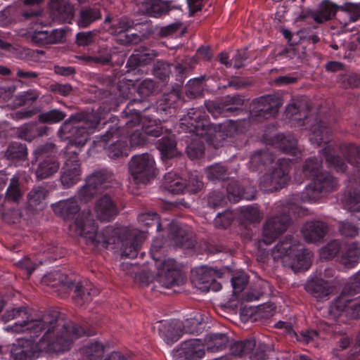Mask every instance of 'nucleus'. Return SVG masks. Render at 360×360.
Segmentation results:
<instances>
[{
    "label": "nucleus",
    "instance_id": "nucleus-33",
    "mask_svg": "<svg viewBox=\"0 0 360 360\" xmlns=\"http://www.w3.org/2000/svg\"><path fill=\"white\" fill-rule=\"evenodd\" d=\"M49 127L39 125L36 122H30L22 125L18 130V136L20 139L31 142L37 137L48 135Z\"/></svg>",
    "mask_w": 360,
    "mask_h": 360
},
{
    "label": "nucleus",
    "instance_id": "nucleus-53",
    "mask_svg": "<svg viewBox=\"0 0 360 360\" xmlns=\"http://www.w3.org/2000/svg\"><path fill=\"white\" fill-rule=\"evenodd\" d=\"M49 191L46 185L34 186L27 195V199L31 206L40 205L48 196Z\"/></svg>",
    "mask_w": 360,
    "mask_h": 360
},
{
    "label": "nucleus",
    "instance_id": "nucleus-15",
    "mask_svg": "<svg viewBox=\"0 0 360 360\" xmlns=\"http://www.w3.org/2000/svg\"><path fill=\"white\" fill-rule=\"evenodd\" d=\"M290 164V159H278L271 171L260 179V188L265 191L274 192L284 187L290 179L288 173Z\"/></svg>",
    "mask_w": 360,
    "mask_h": 360
},
{
    "label": "nucleus",
    "instance_id": "nucleus-47",
    "mask_svg": "<svg viewBox=\"0 0 360 360\" xmlns=\"http://www.w3.org/2000/svg\"><path fill=\"white\" fill-rule=\"evenodd\" d=\"M176 143L175 140L167 136L158 140L157 148L160 150L163 159H170L176 154Z\"/></svg>",
    "mask_w": 360,
    "mask_h": 360
},
{
    "label": "nucleus",
    "instance_id": "nucleus-25",
    "mask_svg": "<svg viewBox=\"0 0 360 360\" xmlns=\"http://www.w3.org/2000/svg\"><path fill=\"white\" fill-rule=\"evenodd\" d=\"M328 227L327 224L319 220L307 221L303 226L302 233L308 243H316L323 239Z\"/></svg>",
    "mask_w": 360,
    "mask_h": 360
},
{
    "label": "nucleus",
    "instance_id": "nucleus-41",
    "mask_svg": "<svg viewBox=\"0 0 360 360\" xmlns=\"http://www.w3.org/2000/svg\"><path fill=\"white\" fill-rule=\"evenodd\" d=\"M171 1L163 0H150L146 3V13L153 18H160L167 14L172 9Z\"/></svg>",
    "mask_w": 360,
    "mask_h": 360
},
{
    "label": "nucleus",
    "instance_id": "nucleus-56",
    "mask_svg": "<svg viewBox=\"0 0 360 360\" xmlns=\"http://www.w3.org/2000/svg\"><path fill=\"white\" fill-rule=\"evenodd\" d=\"M207 207L213 209L222 207L226 204V196L224 191L214 190L210 192L206 196Z\"/></svg>",
    "mask_w": 360,
    "mask_h": 360
},
{
    "label": "nucleus",
    "instance_id": "nucleus-31",
    "mask_svg": "<svg viewBox=\"0 0 360 360\" xmlns=\"http://www.w3.org/2000/svg\"><path fill=\"white\" fill-rule=\"evenodd\" d=\"M360 292V280L356 278L346 284L341 294L336 298L334 305L338 310H343L349 298Z\"/></svg>",
    "mask_w": 360,
    "mask_h": 360
},
{
    "label": "nucleus",
    "instance_id": "nucleus-48",
    "mask_svg": "<svg viewBox=\"0 0 360 360\" xmlns=\"http://www.w3.org/2000/svg\"><path fill=\"white\" fill-rule=\"evenodd\" d=\"M322 158L321 157H310L307 158L303 166L302 172L304 175L310 179H313L316 175L322 172Z\"/></svg>",
    "mask_w": 360,
    "mask_h": 360
},
{
    "label": "nucleus",
    "instance_id": "nucleus-55",
    "mask_svg": "<svg viewBox=\"0 0 360 360\" xmlns=\"http://www.w3.org/2000/svg\"><path fill=\"white\" fill-rule=\"evenodd\" d=\"M173 66L166 61L158 60L153 65L154 76L162 82H167L169 78Z\"/></svg>",
    "mask_w": 360,
    "mask_h": 360
},
{
    "label": "nucleus",
    "instance_id": "nucleus-13",
    "mask_svg": "<svg viewBox=\"0 0 360 360\" xmlns=\"http://www.w3.org/2000/svg\"><path fill=\"white\" fill-rule=\"evenodd\" d=\"M41 11L39 9H27L23 11L22 16L25 20L33 18V22L36 26L40 27H33V33L32 35V41L39 45H46L60 43L63 41L65 36V30L53 29L49 30L42 20L41 16Z\"/></svg>",
    "mask_w": 360,
    "mask_h": 360
},
{
    "label": "nucleus",
    "instance_id": "nucleus-14",
    "mask_svg": "<svg viewBox=\"0 0 360 360\" xmlns=\"http://www.w3.org/2000/svg\"><path fill=\"white\" fill-rule=\"evenodd\" d=\"M52 208L54 213L61 217L65 221H70L75 218L74 223L71 225L74 227L76 234L84 238L87 245H90L89 238H88V233H79L78 231L77 221L79 219H82V222L86 221V214H89V218L91 219L94 222L95 229L94 230L93 234H97L99 231L96 221L94 219L93 215L90 211H83L80 212V207L75 198H71L64 200H60L59 202L53 204Z\"/></svg>",
    "mask_w": 360,
    "mask_h": 360
},
{
    "label": "nucleus",
    "instance_id": "nucleus-28",
    "mask_svg": "<svg viewBox=\"0 0 360 360\" xmlns=\"http://www.w3.org/2000/svg\"><path fill=\"white\" fill-rule=\"evenodd\" d=\"M50 7L59 20L71 22L74 17V8L69 0H51Z\"/></svg>",
    "mask_w": 360,
    "mask_h": 360
},
{
    "label": "nucleus",
    "instance_id": "nucleus-59",
    "mask_svg": "<svg viewBox=\"0 0 360 360\" xmlns=\"http://www.w3.org/2000/svg\"><path fill=\"white\" fill-rule=\"evenodd\" d=\"M231 282L233 295L238 297L239 294L244 290L248 285L249 282V276L244 273H240L233 276Z\"/></svg>",
    "mask_w": 360,
    "mask_h": 360
},
{
    "label": "nucleus",
    "instance_id": "nucleus-29",
    "mask_svg": "<svg viewBox=\"0 0 360 360\" xmlns=\"http://www.w3.org/2000/svg\"><path fill=\"white\" fill-rule=\"evenodd\" d=\"M112 51L110 48L100 47L93 56H79L77 58L82 63L90 66L107 65L112 61Z\"/></svg>",
    "mask_w": 360,
    "mask_h": 360
},
{
    "label": "nucleus",
    "instance_id": "nucleus-61",
    "mask_svg": "<svg viewBox=\"0 0 360 360\" xmlns=\"http://www.w3.org/2000/svg\"><path fill=\"white\" fill-rule=\"evenodd\" d=\"M340 250L341 244L340 241L338 240H333L323 248L321 252V257L325 259H331L340 252Z\"/></svg>",
    "mask_w": 360,
    "mask_h": 360
},
{
    "label": "nucleus",
    "instance_id": "nucleus-10",
    "mask_svg": "<svg viewBox=\"0 0 360 360\" xmlns=\"http://www.w3.org/2000/svg\"><path fill=\"white\" fill-rule=\"evenodd\" d=\"M155 106H151L146 98H134L131 100L126 108L122 112V120L113 124L115 120L110 122H103V124H108V129L102 136L103 140H108L114 134H122L124 131L131 127H136L142 121L145 115L141 114L146 110H155Z\"/></svg>",
    "mask_w": 360,
    "mask_h": 360
},
{
    "label": "nucleus",
    "instance_id": "nucleus-12",
    "mask_svg": "<svg viewBox=\"0 0 360 360\" xmlns=\"http://www.w3.org/2000/svg\"><path fill=\"white\" fill-rule=\"evenodd\" d=\"M57 153V147L53 143L39 145L34 149L33 155L36 167L34 174L37 181L51 178L58 172L60 164Z\"/></svg>",
    "mask_w": 360,
    "mask_h": 360
},
{
    "label": "nucleus",
    "instance_id": "nucleus-11",
    "mask_svg": "<svg viewBox=\"0 0 360 360\" xmlns=\"http://www.w3.org/2000/svg\"><path fill=\"white\" fill-rule=\"evenodd\" d=\"M162 247V240L156 239L153 240L150 248V255L155 262L158 274L166 288L179 285L184 283V278L174 259H166L160 256Z\"/></svg>",
    "mask_w": 360,
    "mask_h": 360
},
{
    "label": "nucleus",
    "instance_id": "nucleus-43",
    "mask_svg": "<svg viewBox=\"0 0 360 360\" xmlns=\"http://www.w3.org/2000/svg\"><path fill=\"white\" fill-rule=\"evenodd\" d=\"M141 123L146 136L159 137L162 135L163 129L160 119L144 116Z\"/></svg>",
    "mask_w": 360,
    "mask_h": 360
},
{
    "label": "nucleus",
    "instance_id": "nucleus-36",
    "mask_svg": "<svg viewBox=\"0 0 360 360\" xmlns=\"http://www.w3.org/2000/svg\"><path fill=\"white\" fill-rule=\"evenodd\" d=\"M251 194H248L245 191V189L240 186V184L237 181H231L226 187L227 197L226 200L236 203L239 202L240 199L252 200L255 198V190L251 188Z\"/></svg>",
    "mask_w": 360,
    "mask_h": 360
},
{
    "label": "nucleus",
    "instance_id": "nucleus-34",
    "mask_svg": "<svg viewBox=\"0 0 360 360\" xmlns=\"http://www.w3.org/2000/svg\"><path fill=\"white\" fill-rule=\"evenodd\" d=\"M305 289L318 300L327 297L332 292V288L328 281L317 278L308 281Z\"/></svg>",
    "mask_w": 360,
    "mask_h": 360
},
{
    "label": "nucleus",
    "instance_id": "nucleus-38",
    "mask_svg": "<svg viewBox=\"0 0 360 360\" xmlns=\"http://www.w3.org/2000/svg\"><path fill=\"white\" fill-rule=\"evenodd\" d=\"M339 7L329 0L321 1L318 8L316 10L315 22L317 23H323L333 18Z\"/></svg>",
    "mask_w": 360,
    "mask_h": 360
},
{
    "label": "nucleus",
    "instance_id": "nucleus-23",
    "mask_svg": "<svg viewBox=\"0 0 360 360\" xmlns=\"http://www.w3.org/2000/svg\"><path fill=\"white\" fill-rule=\"evenodd\" d=\"M243 103V97L238 94H235L231 96H227L224 103H212V105H209L207 106V108L214 117L219 115L227 116V113L237 115L238 112L242 111L241 107Z\"/></svg>",
    "mask_w": 360,
    "mask_h": 360
},
{
    "label": "nucleus",
    "instance_id": "nucleus-9",
    "mask_svg": "<svg viewBox=\"0 0 360 360\" xmlns=\"http://www.w3.org/2000/svg\"><path fill=\"white\" fill-rule=\"evenodd\" d=\"M274 260L288 257L290 267L295 271H304L311 266V253L304 248L297 237L287 235L280 239L272 250Z\"/></svg>",
    "mask_w": 360,
    "mask_h": 360
},
{
    "label": "nucleus",
    "instance_id": "nucleus-54",
    "mask_svg": "<svg viewBox=\"0 0 360 360\" xmlns=\"http://www.w3.org/2000/svg\"><path fill=\"white\" fill-rule=\"evenodd\" d=\"M66 113L58 109H52L48 111L41 112L38 116V120L44 124H56L66 117Z\"/></svg>",
    "mask_w": 360,
    "mask_h": 360
},
{
    "label": "nucleus",
    "instance_id": "nucleus-26",
    "mask_svg": "<svg viewBox=\"0 0 360 360\" xmlns=\"http://www.w3.org/2000/svg\"><path fill=\"white\" fill-rule=\"evenodd\" d=\"M181 323L177 321H161L158 328L159 335L167 344L177 342L182 335Z\"/></svg>",
    "mask_w": 360,
    "mask_h": 360
},
{
    "label": "nucleus",
    "instance_id": "nucleus-24",
    "mask_svg": "<svg viewBox=\"0 0 360 360\" xmlns=\"http://www.w3.org/2000/svg\"><path fill=\"white\" fill-rule=\"evenodd\" d=\"M168 237L176 246L190 248L193 245L192 232L187 226L177 222L169 224Z\"/></svg>",
    "mask_w": 360,
    "mask_h": 360
},
{
    "label": "nucleus",
    "instance_id": "nucleus-49",
    "mask_svg": "<svg viewBox=\"0 0 360 360\" xmlns=\"http://www.w3.org/2000/svg\"><path fill=\"white\" fill-rule=\"evenodd\" d=\"M81 352L84 360H98L104 354V345L99 342H92L84 345Z\"/></svg>",
    "mask_w": 360,
    "mask_h": 360
},
{
    "label": "nucleus",
    "instance_id": "nucleus-5",
    "mask_svg": "<svg viewBox=\"0 0 360 360\" xmlns=\"http://www.w3.org/2000/svg\"><path fill=\"white\" fill-rule=\"evenodd\" d=\"M104 191L106 193L96 200L94 210L100 221H110L119 213L117 200L122 193L120 184L115 180L110 169H101L89 175L85 184L78 191L77 198L86 203L94 195Z\"/></svg>",
    "mask_w": 360,
    "mask_h": 360
},
{
    "label": "nucleus",
    "instance_id": "nucleus-58",
    "mask_svg": "<svg viewBox=\"0 0 360 360\" xmlns=\"http://www.w3.org/2000/svg\"><path fill=\"white\" fill-rule=\"evenodd\" d=\"M138 221L143 226L148 227L156 225L157 231H160L162 230L161 224L159 221V217L156 212H148L141 213L138 216Z\"/></svg>",
    "mask_w": 360,
    "mask_h": 360
},
{
    "label": "nucleus",
    "instance_id": "nucleus-35",
    "mask_svg": "<svg viewBox=\"0 0 360 360\" xmlns=\"http://www.w3.org/2000/svg\"><path fill=\"white\" fill-rule=\"evenodd\" d=\"M161 186L172 194L185 193V179L174 172H169L164 176Z\"/></svg>",
    "mask_w": 360,
    "mask_h": 360
},
{
    "label": "nucleus",
    "instance_id": "nucleus-39",
    "mask_svg": "<svg viewBox=\"0 0 360 360\" xmlns=\"http://www.w3.org/2000/svg\"><path fill=\"white\" fill-rule=\"evenodd\" d=\"M206 349L210 352H217L226 347L229 337L224 333H211L205 339Z\"/></svg>",
    "mask_w": 360,
    "mask_h": 360
},
{
    "label": "nucleus",
    "instance_id": "nucleus-7",
    "mask_svg": "<svg viewBox=\"0 0 360 360\" xmlns=\"http://www.w3.org/2000/svg\"><path fill=\"white\" fill-rule=\"evenodd\" d=\"M179 128L194 136L186 146V153L191 160L200 158L205 152L204 143L200 137H207L208 141L213 142L217 136H221L223 126L211 124L205 108H193L188 110L180 120Z\"/></svg>",
    "mask_w": 360,
    "mask_h": 360
},
{
    "label": "nucleus",
    "instance_id": "nucleus-16",
    "mask_svg": "<svg viewBox=\"0 0 360 360\" xmlns=\"http://www.w3.org/2000/svg\"><path fill=\"white\" fill-rule=\"evenodd\" d=\"M131 178L136 184H147L155 175V162L148 153L134 155L129 163Z\"/></svg>",
    "mask_w": 360,
    "mask_h": 360
},
{
    "label": "nucleus",
    "instance_id": "nucleus-46",
    "mask_svg": "<svg viewBox=\"0 0 360 360\" xmlns=\"http://www.w3.org/2000/svg\"><path fill=\"white\" fill-rule=\"evenodd\" d=\"M345 209L350 212H360V190L348 188L342 198Z\"/></svg>",
    "mask_w": 360,
    "mask_h": 360
},
{
    "label": "nucleus",
    "instance_id": "nucleus-44",
    "mask_svg": "<svg viewBox=\"0 0 360 360\" xmlns=\"http://www.w3.org/2000/svg\"><path fill=\"white\" fill-rule=\"evenodd\" d=\"M219 273L220 270L212 267L202 266L197 269L193 273V281L199 286L200 285L202 286L207 285L212 281L214 276H220Z\"/></svg>",
    "mask_w": 360,
    "mask_h": 360
},
{
    "label": "nucleus",
    "instance_id": "nucleus-40",
    "mask_svg": "<svg viewBox=\"0 0 360 360\" xmlns=\"http://www.w3.org/2000/svg\"><path fill=\"white\" fill-rule=\"evenodd\" d=\"M105 150L110 158L116 160L128 156L130 147L127 140L119 137L118 140L110 143Z\"/></svg>",
    "mask_w": 360,
    "mask_h": 360
},
{
    "label": "nucleus",
    "instance_id": "nucleus-19",
    "mask_svg": "<svg viewBox=\"0 0 360 360\" xmlns=\"http://www.w3.org/2000/svg\"><path fill=\"white\" fill-rule=\"evenodd\" d=\"M105 24H109L108 31L110 34L118 35V40L124 45L136 44L141 40L139 34H129L128 31L134 26V21L127 17L111 20L109 17L105 20Z\"/></svg>",
    "mask_w": 360,
    "mask_h": 360
},
{
    "label": "nucleus",
    "instance_id": "nucleus-51",
    "mask_svg": "<svg viewBox=\"0 0 360 360\" xmlns=\"http://www.w3.org/2000/svg\"><path fill=\"white\" fill-rule=\"evenodd\" d=\"M207 177L212 181H224L229 179L227 167L221 163H217L206 169Z\"/></svg>",
    "mask_w": 360,
    "mask_h": 360
},
{
    "label": "nucleus",
    "instance_id": "nucleus-17",
    "mask_svg": "<svg viewBox=\"0 0 360 360\" xmlns=\"http://www.w3.org/2000/svg\"><path fill=\"white\" fill-rule=\"evenodd\" d=\"M281 104V99L271 94L255 99L251 104V110L248 115L249 122H261L275 117Z\"/></svg>",
    "mask_w": 360,
    "mask_h": 360
},
{
    "label": "nucleus",
    "instance_id": "nucleus-2",
    "mask_svg": "<svg viewBox=\"0 0 360 360\" xmlns=\"http://www.w3.org/2000/svg\"><path fill=\"white\" fill-rule=\"evenodd\" d=\"M309 101L298 100L288 105L285 115L295 127H302L310 131L309 139L312 144H324L322 149L328 165L338 172H345L347 165L345 160L338 155L339 150L347 162L356 169L352 180L360 185V147L351 143L339 145L332 141V130L328 124V113L323 114L322 108L312 114Z\"/></svg>",
    "mask_w": 360,
    "mask_h": 360
},
{
    "label": "nucleus",
    "instance_id": "nucleus-63",
    "mask_svg": "<svg viewBox=\"0 0 360 360\" xmlns=\"http://www.w3.org/2000/svg\"><path fill=\"white\" fill-rule=\"evenodd\" d=\"M344 88L360 87V74L351 72L342 75L339 79Z\"/></svg>",
    "mask_w": 360,
    "mask_h": 360
},
{
    "label": "nucleus",
    "instance_id": "nucleus-32",
    "mask_svg": "<svg viewBox=\"0 0 360 360\" xmlns=\"http://www.w3.org/2000/svg\"><path fill=\"white\" fill-rule=\"evenodd\" d=\"M275 155L269 149L255 151L250 156L249 167L252 171L262 170L266 166L273 163Z\"/></svg>",
    "mask_w": 360,
    "mask_h": 360
},
{
    "label": "nucleus",
    "instance_id": "nucleus-30",
    "mask_svg": "<svg viewBox=\"0 0 360 360\" xmlns=\"http://www.w3.org/2000/svg\"><path fill=\"white\" fill-rule=\"evenodd\" d=\"M27 148L25 144L11 142L6 151L5 156L15 166L22 165L27 159Z\"/></svg>",
    "mask_w": 360,
    "mask_h": 360
},
{
    "label": "nucleus",
    "instance_id": "nucleus-20",
    "mask_svg": "<svg viewBox=\"0 0 360 360\" xmlns=\"http://www.w3.org/2000/svg\"><path fill=\"white\" fill-rule=\"evenodd\" d=\"M23 197L19 176L14 175L10 179L5 195H0V216H4L8 211L15 210Z\"/></svg>",
    "mask_w": 360,
    "mask_h": 360
},
{
    "label": "nucleus",
    "instance_id": "nucleus-64",
    "mask_svg": "<svg viewBox=\"0 0 360 360\" xmlns=\"http://www.w3.org/2000/svg\"><path fill=\"white\" fill-rule=\"evenodd\" d=\"M234 219L231 212L226 210L221 213H218L214 220V225L218 229H227Z\"/></svg>",
    "mask_w": 360,
    "mask_h": 360
},
{
    "label": "nucleus",
    "instance_id": "nucleus-4",
    "mask_svg": "<svg viewBox=\"0 0 360 360\" xmlns=\"http://www.w3.org/2000/svg\"><path fill=\"white\" fill-rule=\"evenodd\" d=\"M104 117L81 113L72 115L59 128L58 136L68 140L65 162L62 167L60 181L65 188H70L80 180L81 165L78 155L80 148L89 139V134L100 129Z\"/></svg>",
    "mask_w": 360,
    "mask_h": 360
},
{
    "label": "nucleus",
    "instance_id": "nucleus-3",
    "mask_svg": "<svg viewBox=\"0 0 360 360\" xmlns=\"http://www.w3.org/2000/svg\"><path fill=\"white\" fill-rule=\"evenodd\" d=\"M158 56V53L153 49L146 47H140L134 50V53L129 57L125 68L127 69L125 77L122 79V82L125 80L126 89H123L122 81L119 80L117 84L115 79H112L108 75H102L99 77V80L105 88L101 89L103 91V97L105 98L103 103V106H100L98 111L102 109L107 111L117 110L120 103L126 99L127 91H129V86H137V93L141 98H146L150 96L155 88V83L152 79H145L139 84L136 82L139 78L135 76L141 72L143 73L144 68L150 64L155 58Z\"/></svg>",
    "mask_w": 360,
    "mask_h": 360
},
{
    "label": "nucleus",
    "instance_id": "nucleus-42",
    "mask_svg": "<svg viewBox=\"0 0 360 360\" xmlns=\"http://www.w3.org/2000/svg\"><path fill=\"white\" fill-rule=\"evenodd\" d=\"M133 127H131V129ZM129 129H131V128L127 129L122 134H115L110 136L108 140H103L102 137L103 134H102L101 136V140L103 142H107L113 137L119 138L125 135H129V141L130 143L129 146L130 148L142 146L146 143L147 137L142 129L141 130L136 129L134 130L131 134H129Z\"/></svg>",
    "mask_w": 360,
    "mask_h": 360
},
{
    "label": "nucleus",
    "instance_id": "nucleus-57",
    "mask_svg": "<svg viewBox=\"0 0 360 360\" xmlns=\"http://www.w3.org/2000/svg\"><path fill=\"white\" fill-rule=\"evenodd\" d=\"M202 177L196 174L191 173L188 179H185V193L195 194L201 191L203 188Z\"/></svg>",
    "mask_w": 360,
    "mask_h": 360
},
{
    "label": "nucleus",
    "instance_id": "nucleus-21",
    "mask_svg": "<svg viewBox=\"0 0 360 360\" xmlns=\"http://www.w3.org/2000/svg\"><path fill=\"white\" fill-rule=\"evenodd\" d=\"M205 354V346L200 339L184 341L174 351V360H201Z\"/></svg>",
    "mask_w": 360,
    "mask_h": 360
},
{
    "label": "nucleus",
    "instance_id": "nucleus-22",
    "mask_svg": "<svg viewBox=\"0 0 360 360\" xmlns=\"http://www.w3.org/2000/svg\"><path fill=\"white\" fill-rule=\"evenodd\" d=\"M338 186L337 179L327 172H322L312 179L309 185L307 195L309 198L315 199L320 193H330L335 191Z\"/></svg>",
    "mask_w": 360,
    "mask_h": 360
},
{
    "label": "nucleus",
    "instance_id": "nucleus-37",
    "mask_svg": "<svg viewBox=\"0 0 360 360\" xmlns=\"http://www.w3.org/2000/svg\"><path fill=\"white\" fill-rule=\"evenodd\" d=\"M101 18V13L99 8L94 6L84 7L79 11L77 24L80 28H86Z\"/></svg>",
    "mask_w": 360,
    "mask_h": 360
},
{
    "label": "nucleus",
    "instance_id": "nucleus-52",
    "mask_svg": "<svg viewBox=\"0 0 360 360\" xmlns=\"http://www.w3.org/2000/svg\"><path fill=\"white\" fill-rule=\"evenodd\" d=\"M240 218L252 224L259 222L262 218V213L257 205H248L240 207Z\"/></svg>",
    "mask_w": 360,
    "mask_h": 360
},
{
    "label": "nucleus",
    "instance_id": "nucleus-18",
    "mask_svg": "<svg viewBox=\"0 0 360 360\" xmlns=\"http://www.w3.org/2000/svg\"><path fill=\"white\" fill-rule=\"evenodd\" d=\"M278 212L264 224L262 240L266 245L271 244L285 231L291 221L288 206H283Z\"/></svg>",
    "mask_w": 360,
    "mask_h": 360
},
{
    "label": "nucleus",
    "instance_id": "nucleus-60",
    "mask_svg": "<svg viewBox=\"0 0 360 360\" xmlns=\"http://www.w3.org/2000/svg\"><path fill=\"white\" fill-rule=\"evenodd\" d=\"M338 231L341 236L346 238H354L359 234L356 225L349 220L338 221Z\"/></svg>",
    "mask_w": 360,
    "mask_h": 360
},
{
    "label": "nucleus",
    "instance_id": "nucleus-50",
    "mask_svg": "<svg viewBox=\"0 0 360 360\" xmlns=\"http://www.w3.org/2000/svg\"><path fill=\"white\" fill-rule=\"evenodd\" d=\"M360 258V249L354 243L348 244L342 253L341 262L346 266H353Z\"/></svg>",
    "mask_w": 360,
    "mask_h": 360
},
{
    "label": "nucleus",
    "instance_id": "nucleus-62",
    "mask_svg": "<svg viewBox=\"0 0 360 360\" xmlns=\"http://www.w3.org/2000/svg\"><path fill=\"white\" fill-rule=\"evenodd\" d=\"M39 98V93L36 90L30 89L16 96L15 101L20 105H31Z\"/></svg>",
    "mask_w": 360,
    "mask_h": 360
},
{
    "label": "nucleus",
    "instance_id": "nucleus-1",
    "mask_svg": "<svg viewBox=\"0 0 360 360\" xmlns=\"http://www.w3.org/2000/svg\"><path fill=\"white\" fill-rule=\"evenodd\" d=\"M4 316L8 320L22 319L5 328L12 333L25 334L12 346L11 355L13 360H33L39 351H67L75 340L96 334L95 327L67 322L58 311H48L40 319H33L28 315L27 307H21L8 310Z\"/></svg>",
    "mask_w": 360,
    "mask_h": 360
},
{
    "label": "nucleus",
    "instance_id": "nucleus-45",
    "mask_svg": "<svg viewBox=\"0 0 360 360\" xmlns=\"http://www.w3.org/2000/svg\"><path fill=\"white\" fill-rule=\"evenodd\" d=\"M255 347L256 342L253 339L236 341L230 346V353L232 356L242 357L250 354Z\"/></svg>",
    "mask_w": 360,
    "mask_h": 360
},
{
    "label": "nucleus",
    "instance_id": "nucleus-6",
    "mask_svg": "<svg viewBox=\"0 0 360 360\" xmlns=\"http://www.w3.org/2000/svg\"><path fill=\"white\" fill-rule=\"evenodd\" d=\"M86 221L82 222V219L77 221L79 233H88L90 245L98 249L108 248L110 245H115L120 250L122 258L134 259L136 257L141 245L143 241L141 233H129L124 236L123 231L120 228L107 226L97 234H93L94 227V221L86 214Z\"/></svg>",
    "mask_w": 360,
    "mask_h": 360
},
{
    "label": "nucleus",
    "instance_id": "nucleus-27",
    "mask_svg": "<svg viewBox=\"0 0 360 360\" xmlns=\"http://www.w3.org/2000/svg\"><path fill=\"white\" fill-rule=\"evenodd\" d=\"M270 144L281 151L296 155L300 153L297 148V140L291 134H278L270 140Z\"/></svg>",
    "mask_w": 360,
    "mask_h": 360
},
{
    "label": "nucleus",
    "instance_id": "nucleus-8",
    "mask_svg": "<svg viewBox=\"0 0 360 360\" xmlns=\"http://www.w3.org/2000/svg\"><path fill=\"white\" fill-rule=\"evenodd\" d=\"M42 282L53 288L61 298L67 297L70 292L72 298L78 306L89 302L93 297L98 294V290L88 279L72 280L70 277L59 271L46 274Z\"/></svg>",
    "mask_w": 360,
    "mask_h": 360
}]
</instances>
